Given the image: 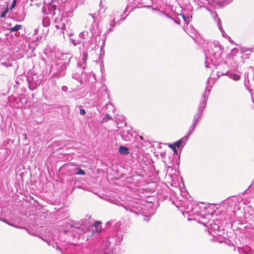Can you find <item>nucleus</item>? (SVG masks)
Masks as SVG:
<instances>
[{"label":"nucleus","instance_id":"f257e3e1","mask_svg":"<svg viewBox=\"0 0 254 254\" xmlns=\"http://www.w3.org/2000/svg\"><path fill=\"white\" fill-rule=\"evenodd\" d=\"M43 77L42 74L37 73H34L31 76H28L27 79L29 89L31 90L36 89L41 83Z\"/></svg>","mask_w":254,"mask_h":254},{"label":"nucleus","instance_id":"f03ea898","mask_svg":"<svg viewBox=\"0 0 254 254\" xmlns=\"http://www.w3.org/2000/svg\"><path fill=\"white\" fill-rule=\"evenodd\" d=\"M59 88L57 85L56 81L52 80L51 84L47 85L43 89V94L46 99L48 98V95L51 96H55Z\"/></svg>","mask_w":254,"mask_h":254},{"label":"nucleus","instance_id":"7ed1b4c3","mask_svg":"<svg viewBox=\"0 0 254 254\" xmlns=\"http://www.w3.org/2000/svg\"><path fill=\"white\" fill-rule=\"evenodd\" d=\"M65 228L64 229L65 233H69L74 237H76L77 239L79 238V234L78 233L77 230L79 229V227L74 226L73 224L67 223L65 226Z\"/></svg>","mask_w":254,"mask_h":254},{"label":"nucleus","instance_id":"20e7f679","mask_svg":"<svg viewBox=\"0 0 254 254\" xmlns=\"http://www.w3.org/2000/svg\"><path fill=\"white\" fill-rule=\"evenodd\" d=\"M102 222L100 221H97L94 222L93 226L95 227V230H93L91 232V236H92L95 232L100 233L102 231V228L101 226Z\"/></svg>","mask_w":254,"mask_h":254},{"label":"nucleus","instance_id":"39448f33","mask_svg":"<svg viewBox=\"0 0 254 254\" xmlns=\"http://www.w3.org/2000/svg\"><path fill=\"white\" fill-rule=\"evenodd\" d=\"M60 68V71L54 74V76L57 77L58 78L64 75V71L66 68V67L65 66V64H62L61 65Z\"/></svg>","mask_w":254,"mask_h":254},{"label":"nucleus","instance_id":"423d86ee","mask_svg":"<svg viewBox=\"0 0 254 254\" xmlns=\"http://www.w3.org/2000/svg\"><path fill=\"white\" fill-rule=\"evenodd\" d=\"M129 149L126 146H121L119 148V152L122 154H127L129 153Z\"/></svg>","mask_w":254,"mask_h":254},{"label":"nucleus","instance_id":"0eeeda50","mask_svg":"<svg viewBox=\"0 0 254 254\" xmlns=\"http://www.w3.org/2000/svg\"><path fill=\"white\" fill-rule=\"evenodd\" d=\"M22 28V26L21 25H16L13 27H12L9 29V31L11 32L18 31Z\"/></svg>","mask_w":254,"mask_h":254},{"label":"nucleus","instance_id":"6e6552de","mask_svg":"<svg viewBox=\"0 0 254 254\" xmlns=\"http://www.w3.org/2000/svg\"><path fill=\"white\" fill-rule=\"evenodd\" d=\"M182 143V139H181L177 141L174 142L173 144L174 146H175L177 148H179L180 147Z\"/></svg>","mask_w":254,"mask_h":254},{"label":"nucleus","instance_id":"1a4fd4ad","mask_svg":"<svg viewBox=\"0 0 254 254\" xmlns=\"http://www.w3.org/2000/svg\"><path fill=\"white\" fill-rule=\"evenodd\" d=\"M168 146L169 148H170L171 149H172L175 153H177V150L176 149V147L175 146H174V145L173 144H169L168 145Z\"/></svg>","mask_w":254,"mask_h":254},{"label":"nucleus","instance_id":"9d476101","mask_svg":"<svg viewBox=\"0 0 254 254\" xmlns=\"http://www.w3.org/2000/svg\"><path fill=\"white\" fill-rule=\"evenodd\" d=\"M41 239H42L43 241H44L45 242H46L48 244V245L49 246L52 245V246H53V247H55V245H54V243H51V242L50 241H49V240H47V239H44L42 238H41Z\"/></svg>","mask_w":254,"mask_h":254},{"label":"nucleus","instance_id":"9b49d317","mask_svg":"<svg viewBox=\"0 0 254 254\" xmlns=\"http://www.w3.org/2000/svg\"><path fill=\"white\" fill-rule=\"evenodd\" d=\"M8 11V8H6L4 11H3L1 14H0V17H5V15L7 13V12Z\"/></svg>","mask_w":254,"mask_h":254},{"label":"nucleus","instance_id":"f8f14e48","mask_svg":"<svg viewBox=\"0 0 254 254\" xmlns=\"http://www.w3.org/2000/svg\"><path fill=\"white\" fill-rule=\"evenodd\" d=\"M72 78L75 79L77 80H79V75L78 73H74L72 74Z\"/></svg>","mask_w":254,"mask_h":254},{"label":"nucleus","instance_id":"ddd939ff","mask_svg":"<svg viewBox=\"0 0 254 254\" xmlns=\"http://www.w3.org/2000/svg\"><path fill=\"white\" fill-rule=\"evenodd\" d=\"M16 2V0H13V2L11 5V7H10L11 9L15 7Z\"/></svg>","mask_w":254,"mask_h":254},{"label":"nucleus","instance_id":"4468645a","mask_svg":"<svg viewBox=\"0 0 254 254\" xmlns=\"http://www.w3.org/2000/svg\"><path fill=\"white\" fill-rule=\"evenodd\" d=\"M67 89H68V88H67V86H63L62 87V90L63 91H64V92H66V91H67Z\"/></svg>","mask_w":254,"mask_h":254},{"label":"nucleus","instance_id":"2eb2a0df","mask_svg":"<svg viewBox=\"0 0 254 254\" xmlns=\"http://www.w3.org/2000/svg\"><path fill=\"white\" fill-rule=\"evenodd\" d=\"M87 58V55L84 53L83 55V60L84 62H86V59Z\"/></svg>","mask_w":254,"mask_h":254},{"label":"nucleus","instance_id":"dca6fc26","mask_svg":"<svg viewBox=\"0 0 254 254\" xmlns=\"http://www.w3.org/2000/svg\"><path fill=\"white\" fill-rule=\"evenodd\" d=\"M86 113L84 109H80V115H84Z\"/></svg>","mask_w":254,"mask_h":254},{"label":"nucleus","instance_id":"f3484780","mask_svg":"<svg viewBox=\"0 0 254 254\" xmlns=\"http://www.w3.org/2000/svg\"><path fill=\"white\" fill-rule=\"evenodd\" d=\"M0 220L2 221H3V222H4L5 223H6L7 224H8L9 225H11V224H10V223H8L6 220H2L1 219H0ZM12 226L15 227L14 225H12Z\"/></svg>","mask_w":254,"mask_h":254},{"label":"nucleus","instance_id":"a211bd4d","mask_svg":"<svg viewBox=\"0 0 254 254\" xmlns=\"http://www.w3.org/2000/svg\"><path fill=\"white\" fill-rule=\"evenodd\" d=\"M85 174V172L83 170L80 169V175H83Z\"/></svg>","mask_w":254,"mask_h":254},{"label":"nucleus","instance_id":"6ab92c4d","mask_svg":"<svg viewBox=\"0 0 254 254\" xmlns=\"http://www.w3.org/2000/svg\"><path fill=\"white\" fill-rule=\"evenodd\" d=\"M106 118H107L108 119H111V118L109 117V115H106V117L104 118V120H105V119H106Z\"/></svg>","mask_w":254,"mask_h":254},{"label":"nucleus","instance_id":"aec40b11","mask_svg":"<svg viewBox=\"0 0 254 254\" xmlns=\"http://www.w3.org/2000/svg\"><path fill=\"white\" fill-rule=\"evenodd\" d=\"M23 135L24 136V139H27V135H26V133H24L23 134Z\"/></svg>","mask_w":254,"mask_h":254},{"label":"nucleus","instance_id":"412c9836","mask_svg":"<svg viewBox=\"0 0 254 254\" xmlns=\"http://www.w3.org/2000/svg\"><path fill=\"white\" fill-rule=\"evenodd\" d=\"M76 174H79V169H77L76 170Z\"/></svg>","mask_w":254,"mask_h":254},{"label":"nucleus","instance_id":"4be33fe9","mask_svg":"<svg viewBox=\"0 0 254 254\" xmlns=\"http://www.w3.org/2000/svg\"><path fill=\"white\" fill-rule=\"evenodd\" d=\"M65 56L67 57L69 59H70L71 57H70V55L68 54H65Z\"/></svg>","mask_w":254,"mask_h":254},{"label":"nucleus","instance_id":"5701e85b","mask_svg":"<svg viewBox=\"0 0 254 254\" xmlns=\"http://www.w3.org/2000/svg\"><path fill=\"white\" fill-rule=\"evenodd\" d=\"M55 245L57 246V249L58 250H61V249H60L59 247L58 246H57V245L56 244H55Z\"/></svg>","mask_w":254,"mask_h":254},{"label":"nucleus","instance_id":"b1692460","mask_svg":"<svg viewBox=\"0 0 254 254\" xmlns=\"http://www.w3.org/2000/svg\"><path fill=\"white\" fill-rule=\"evenodd\" d=\"M236 77L235 78L236 80H238V79H239V76L236 75Z\"/></svg>","mask_w":254,"mask_h":254},{"label":"nucleus","instance_id":"393cba45","mask_svg":"<svg viewBox=\"0 0 254 254\" xmlns=\"http://www.w3.org/2000/svg\"><path fill=\"white\" fill-rule=\"evenodd\" d=\"M139 138H140V139L143 140V137L142 136H140Z\"/></svg>","mask_w":254,"mask_h":254},{"label":"nucleus","instance_id":"a878e982","mask_svg":"<svg viewBox=\"0 0 254 254\" xmlns=\"http://www.w3.org/2000/svg\"><path fill=\"white\" fill-rule=\"evenodd\" d=\"M53 8H54V10H55V9H56V5H53Z\"/></svg>","mask_w":254,"mask_h":254},{"label":"nucleus","instance_id":"bb28decb","mask_svg":"<svg viewBox=\"0 0 254 254\" xmlns=\"http://www.w3.org/2000/svg\"><path fill=\"white\" fill-rule=\"evenodd\" d=\"M5 66H6L7 67L8 66V65H10V66H11V64H4Z\"/></svg>","mask_w":254,"mask_h":254},{"label":"nucleus","instance_id":"cd10ccee","mask_svg":"<svg viewBox=\"0 0 254 254\" xmlns=\"http://www.w3.org/2000/svg\"><path fill=\"white\" fill-rule=\"evenodd\" d=\"M21 106V105H18V106H17V107H18V108H19V107H20Z\"/></svg>","mask_w":254,"mask_h":254},{"label":"nucleus","instance_id":"c85d7f7f","mask_svg":"<svg viewBox=\"0 0 254 254\" xmlns=\"http://www.w3.org/2000/svg\"><path fill=\"white\" fill-rule=\"evenodd\" d=\"M62 254H64V253H62Z\"/></svg>","mask_w":254,"mask_h":254}]
</instances>
